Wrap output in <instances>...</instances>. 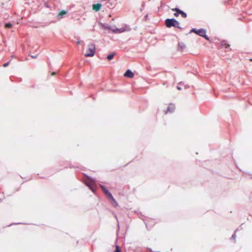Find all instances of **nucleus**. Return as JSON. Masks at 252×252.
Masks as SVG:
<instances>
[{
    "label": "nucleus",
    "mask_w": 252,
    "mask_h": 252,
    "mask_svg": "<svg viewBox=\"0 0 252 252\" xmlns=\"http://www.w3.org/2000/svg\"><path fill=\"white\" fill-rule=\"evenodd\" d=\"M164 24L166 27L168 28L174 27L181 30L183 29V28L180 26L179 22L174 18L166 19L164 21Z\"/></svg>",
    "instance_id": "nucleus-1"
},
{
    "label": "nucleus",
    "mask_w": 252,
    "mask_h": 252,
    "mask_svg": "<svg viewBox=\"0 0 252 252\" xmlns=\"http://www.w3.org/2000/svg\"><path fill=\"white\" fill-rule=\"evenodd\" d=\"M95 45L94 44L90 43L88 45V48L84 56L86 57H93L95 53Z\"/></svg>",
    "instance_id": "nucleus-2"
},
{
    "label": "nucleus",
    "mask_w": 252,
    "mask_h": 252,
    "mask_svg": "<svg viewBox=\"0 0 252 252\" xmlns=\"http://www.w3.org/2000/svg\"><path fill=\"white\" fill-rule=\"evenodd\" d=\"M100 189H102L103 192L104 193L107 199H109L112 197L113 196L111 192L107 189V188L103 185H99Z\"/></svg>",
    "instance_id": "nucleus-3"
},
{
    "label": "nucleus",
    "mask_w": 252,
    "mask_h": 252,
    "mask_svg": "<svg viewBox=\"0 0 252 252\" xmlns=\"http://www.w3.org/2000/svg\"><path fill=\"white\" fill-rule=\"evenodd\" d=\"M100 189H102L103 192L104 193L107 199H109L112 197L113 196L111 192L107 189V188L103 185H99Z\"/></svg>",
    "instance_id": "nucleus-4"
},
{
    "label": "nucleus",
    "mask_w": 252,
    "mask_h": 252,
    "mask_svg": "<svg viewBox=\"0 0 252 252\" xmlns=\"http://www.w3.org/2000/svg\"><path fill=\"white\" fill-rule=\"evenodd\" d=\"M205 31H206V30L205 29H203V28H201L199 29H197L196 28H192L190 30V32H189V33H194L196 34L201 37V36L204 33V32H205Z\"/></svg>",
    "instance_id": "nucleus-5"
},
{
    "label": "nucleus",
    "mask_w": 252,
    "mask_h": 252,
    "mask_svg": "<svg viewBox=\"0 0 252 252\" xmlns=\"http://www.w3.org/2000/svg\"><path fill=\"white\" fill-rule=\"evenodd\" d=\"M220 47L221 48H224L226 52L230 50V45L227 43L226 41L222 40L220 42Z\"/></svg>",
    "instance_id": "nucleus-6"
},
{
    "label": "nucleus",
    "mask_w": 252,
    "mask_h": 252,
    "mask_svg": "<svg viewBox=\"0 0 252 252\" xmlns=\"http://www.w3.org/2000/svg\"><path fill=\"white\" fill-rule=\"evenodd\" d=\"M124 76L129 78H132L134 76V73L129 69H127L124 73Z\"/></svg>",
    "instance_id": "nucleus-7"
},
{
    "label": "nucleus",
    "mask_w": 252,
    "mask_h": 252,
    "mask_svg": "<svg viewBox=\"0 0 252 252\" xmlns=\"http://www.w3.org/2000/svg\"><path fill=\"white\" fill-rule=\"evenodd\" d=\"M175 109V106L173 103H170L168 106L167 108L166 111H165V114L168 112L173 113Z\"/></svg>",
    "instance_id": "nucleus-8"
},
{
    "label": "nucleus",
    "mask_w": 252,
    "mask_h": 252,
    "mask_svg": "<svg viewBox=\"0 0 252 252\" xmlns=\"http://www.w3.org/2000/svg\"><path fill=\"white\" fill-rule=\"evenodd\" d=\"M108 200H109L112 206L113 207L116 208L118 206V203L113 196L112 197L110 198V199H109Z\"/></svg>",
    "instance_id": "nucleus-9"
},
{
    "label": "nucleus",
    "mask_w": 252,
    "mask_h": 252,
    "mask_svg": "<svg viewBox=\"0 0 252 252\" xmlns=\"http://www.w3.org/2000/svg\"><path fill=\"white\" fill-rule=\"evenodd\" d=\"M172 11H175V12L174 13V16L175 17H178L180 14H181V12L182 10L180 9L179 7H176L175 8H172Z\"/></svg>",
    "instance_id": "nucleus-10"
},
{
    "label": "nucleus",
    "mask_w": 252,
    "mask_h": 252,
    "mask_svg": "<svg viewBox=\"0 0 252 252\" xmlns=\"http://www.w3.org/2000/svg\"><path fill=\"white\" fill-rule=\"evenodd\" d=\"M102 4L100 3L93 4V9L95 11H98L101 8Z\"/></svg>",
    "instance_id": "nucleus-11"
},
{
    "label": "nucleus",
    "mask_w": 252,
    "mask_h": 252,
    "mask_svg": "<svg viewBox=\"0 0 252 252\" xmlns=\"http://www.w3.org/2000/svg\"><path fill=\"white\" fill-rule=\"evenodd\" d=\"M100 25L102 29H107L109 31H111L112 27L111 26H109L105 23H100Z\"/></svg>",
    "instance_id": "nucleus-12"
},
{
    "label": "nucleus",
    "mask_w": 252,
    "mask_h": 252,
    "mask_svg": "<svg viewBox=\"0 0 252 252\" xmlns=\"http://www.w3.org/2000/svg\"><path fill=\"white\" fill-rule=\"evenodd\" d=\"M67 11L63 10L58 15L57 17L58 19H62L64 15L67 14Z\"/></svg>",
    "instance_id": "nucleus-13"
},
{
    "label": "nucleus",
    "mask_w": 252,
    "mask_h": 252,
    "mask_svg": "<svg viewBox=\"0 0 252 252\" xmlns=\"http://www.w3.org/2000/svg\"><path fill=\"white\" fill-rule=\"evenodd\" d=\"M186 48V45L184 42H181L178 43V50L183 51Z\"/></svg>",
    "instance_id": "nucleus-14"
},
{
    "label": "nucleus",
    "mask_w": 252,
    "mask_h": 252,
    "mask_svg": "<svg viewBox=\"0 0 252 252\" xmlns=\"http://www.w3.org/2000/svg\"><path fill=\"white\" fill-rule=\"evenodd\" d=\"M115 55H116V53L115 52H113L111 53L110 54H108L107 56V57H106V58L108 61H111L114 58Z\"/></svg>",
    "instance_id": "nucleus-15"
},
{
    "label": "nucleus",
    "mask_w": 252,
    "mask_h": 252,
    "mask_svg": "<svg viewBox=\"0 0 252 252\" xmlns=\"http://www.w3.org/2000/svg\"><path fill=\"white\" fill-rule=\"evenodd\" d=\"M86 186H87L89 189L92 191L94 193H95V191H96V189H95V188L93 186H92L91 184H90V183H86Z\"/></svg>",
    "instance_id": "nucleus-16"
},
{
    "label": "nucleus",
    "mask_w": 252,
    "mask_h": 252,
    "mask_svg": "<svg viewBox=\"0 0 252 252\" xmlns=\"http://www.w3.org/2000/svg\"><path fill=\"white\" fill-rule=\"evenodd\" d=\"M111 31L114 33H117L118 32H121L124 31V30H122V29H118L117 28H116L115 29H113L112 28Z\"/></svg>",
    "instance_id": "nucleus-17"
},
{
    "label": "nucleus",
    "mask_w": 252,
    "mask_h": 252,
    "mask_svg": "<svg viewBox=\"0 0 252 252\" xmlns=\"http://www.w3.org/2000/svg\"><path fill=\"white\" fill-rule=\"evenodd\" d=\"M206 30L205 31V32H204V33L202 34V35L201 36L202 37H203L206 40L208 41H210V38L206 34Z\"/></svg>",
    "instance_id": "nucleus-18"
},
{
    "label": "nucleus",
    "mask_w": 252,
    "mask_h": 252,
    "mask_svg": "<svg viewBox=\"0 0 252 252\" xmlns=\"http://www.w3.org/2000/svg\"><path fill=\"white\" fill-rule=\"evenodd\" d=\"M206 30L205 31V32H204V33L202 34V35L201 36L202 37H203L206 40L208 41H210V38L206 34Z\"/></svg>",
    "instance_id": "nucleus-19"
},
{
    "label": "nucleus",
    "mask_w": 252,
    "mask_h": 252,
    "mask_svg": "<svg viewBox=\"0 0 252 252\" xmlns=\"http://www.w3.org/2000/svg\"><path fill=\"white\" fill-rule=\"evenodd\" d=\"M12 24L10 22L5 23L4 25L5 28L7 29H10L12 27Z\"/></svg>",
    "instance_id": "nucleus-20"
},
{
    "label": "nucleus",
    "mask_w": 252,
    "mask_h": 252,
    "mask_svg": "<svg viewBox=\"0 0 252 252\" xmlns=\"http://www.w3.org/2000/svg\"><path fill=\"white\" fill-rule=\"evenodd\" d=\"M184 85V84L183 82H180L179 83L178 85L177 86L176 88L178 90H182L181 86Z\"/></svg>",
    "instance_id": "nucleus-21"
},
{
    "label": "nucleus",
    "mask_w": 252,
    "mask_h": 252,
    "mask_svg": "<svg viewBox=\"0 0 252 252\" xmlns=\"http://www.w3.org/2000/svg\"><path fill=\"white\" fill-rule=\"evenodd\" d=\"M180 15H181L182 17H183V18H187V13H186L185 11H184L183 10H182V11H181V14H180Z\"/></svg>",
    "instance_id": "nucleus-22"
},
{
    "label": "nucleus",
    "mask_w": 252,
    "mask_h": 252,
    "mask_svg": "<svg viewBox=\"0 0 252 252\" xmlns=\"http://www.w3.org/2000/svg\"><path fill=\"white\" fill-rule=\"evenodd\" d=\"M121 250L120 247L118 245H116L115 250L113 252H121Z\"/></svg>",
    "instance_id": "nucleus-23"
},
{
    "label": "nucleus",
    "mask_w": 252,
    "mask_h": 252,
    "mask_svg": "<svg viewBox=\"0 0 252 252\" xmlns=\"http://www.w3.org/2000/svg\"><path fill=\"white\" fill-rule=\"evenodd\" d=\"M237 230H238V229L237 230H236L234 231V233L232 234V235L231 236V238L232 239L235 240V238H236V232Z\"/></svg>",
    "instance_id": "nucleus-24"
},
{
    "label": "nucleus",
    "mask_w": 252,
    "mask_h": 252,
    "mask_svg": "<svg viewBox=\"0 0 252 252\" xmlns=\"http://www.w3.org/2000/svg\"><path fill=\"white\" fill-rule=\"evenodd\" d=\"M10 62H11V60H9V61H8L7 62H6V63H4L3 64V65H2V66H3V67H6L8 66V65L9 64Z\"/></svg>",
    "instance_id": "nucleus-25"
},
{
    "label": "nucleus",
    "mask_w": 252,
    "mask_h": 252,
    "mask_svg": "<svg viewBox=\"0 0 252 252\" xmlns=\"http://www.w3.org/2000/svg\"><path fill=\"white\" fill-rule=\"evenodd\" d=\"M143 20L144 21H148L149 20V16H148V14H146V15H145L144 18H143Z\"/></svg>",
    "instance_id": "nucleus-26"
},
{
    "label": "nucleus",
    "mask_w": 252,
    "mask_h": 252,
    "mask_svg": "<svg viewBox=\"0 0 252 252\" xmlns=\"http://www.w3.org/2000/svg\"><path fill=\"white\" fill-rule=\"evenodd\" d=\"M145 3L143 2L142 4V5H141V7L140 8V10L141 11L143 10V9H144V7H145Z\"/></svg>",
    "instance_id": "nucleus-27"
},
{
    "label": "nucleus",
    "mask_w": 252,
    "mask_h": 252,
    "mask_svg": "<svg viewBox=\"0 0 252 252\" xmlns=\"http://www.w3.org/2000/svg\"><path fill=\"white\" fill-rule=\"evenodd\" d=\"M86 177L88 179H90V180H94V179L92 178L91 177L86 175V174H85Z\"/></svg>",
    "instance_id": "nucleus-28"
},
{
    "label": "nucleus",
    "mask_w": 252,
    "mask_h": 252,
    "mask_svg": "<svg viewBox=\"0 0 252 252\" xmlns=\"http://www.w3.org/2000/svg\"><path fill=\"white\" fill-rule=\"evenodd\" d=\"M24 224L23 223H22V222H18V223H12L10 225H9L8 226H11V225H12L13 224Z\"/></svg>",
    "instance_id": "nucleus-29"
},
{
    "label": "nucleus",
    "mask_w": 252,
    "mask_h": 252,
    "mask_svg": "<svg viewBox=\"0 0 252 252\" xmlns=\"http://www.w3.org/2000/svg\"><path fill=\"white\" fill-rule=\"evenodd\" d=\"M76 167H78L76 166L71 165L70 164L69 165V168H76Z\"/></svg>",
    "instance_id": "nucleus-30"
},
{
    "label": "nucleus",
    "mask_w": 252,
    "mask_h": 252,
    "mask_svg": "<svg viewBox=\"0 0 252 252\" xmlns=\"http://www.w3.org/2000/svg\"><path fill=\"white\" fill-rule=\"evenodd\" d=\"M31 58H32V59H35V58H37V55H34V56H33V55H31Z\"/></svg>",
    "instance_id": "nucleus-31"
},
{
    "label": "nucleus",
    "mask_w": 252,
    "mask_h": 252,
    "mask_svg": "<svg viewBox=\"0 0 252 252\" xmlns=\"http://www.w3.org/2000/svg\"><path fill=\"white\" fill-rule=\"evenodd\" d=\"M252 192L250 194V196H249V199L252 201Z\"/></svg>",
    "instance_id": "nucleus-32"
},
{
    "label": "nucleus",
    "mask_w": 252,
    "mask_h": 252,
    "mask_svg": "<svg viewBox=\"0 0 252 252\" xmlns=\"http://www.w3.org/2000/svg\"><path fill=\"white\" fill-rule=\"evenodd\" d=\"M80 43H81L80 41H78L77 42V44H80Z\"/></svg>",
    "instance_id": "nucleus-33"
},
{
    "label": "nucleus",
    "mask_w": 252,
    "mask_h": 252,
    "mask_svg": "<svg viewBox=\"0 0 252 252\" xmlns=\"http://www.w3.org/2000/svg\"><path fill=\"white\" fill-rule=\"evenodd\" d=\"M185 88L186 89V88H188V87H189V86H185Z\"/></svg>",
    "instance_id": "nucleus-34"
},
{
    "label": "nucleus",
    "mask_w": 252,
    "mask_h": 252,
    "mask_svg": "<svg viewBox=\"0 0 252 252\" xmlns=\"http://www.w3.org/2000/svg\"><path fill=\"white\" fill-rule=\"evenodd\" d=\"M115 217L116 219L117 220V216L116 215H115Z\"/></svg>",
    "instance_id": "nucleus-35"
},
{
    "label": "nucleus",
    "mask_w": 252,
    "mask_h": 252,
    "mask_svg": "<svg viewBox=\"0 0 252 252\" xmlns=\"http://www.w3.org/2000/svg\"><path fill=\"white\" fill-rule=\"evenodd\" d=\"M46 7H49V6L48 5H46Z\"/></svg>",
    "instance_id": "nucleus-36"
}]
</instances>
